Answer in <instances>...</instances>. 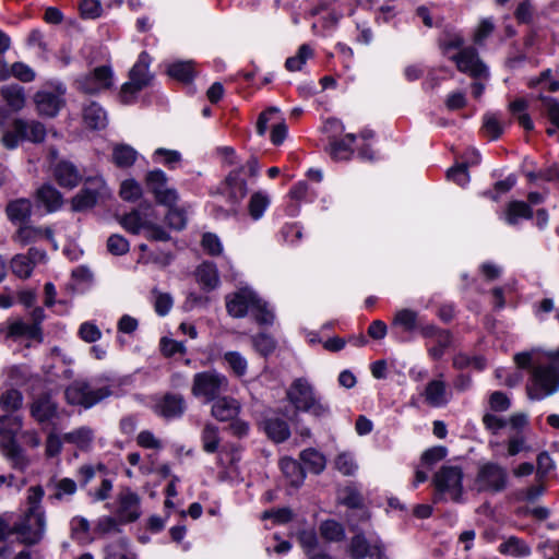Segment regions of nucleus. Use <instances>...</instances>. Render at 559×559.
Segmentation results:
<instances>
[{"instance_id": "obj_47", "label": "nucleus", "mask_w": 559, "mask_h": 559, "mask_svg": "<svg viewBox=\"0 0 559 559\" xmlns=\"http://www.w3.org/2000/svg\"><path fill=\"white\" fill-rule=\"evenodd\" d=\"M270 204L269 197L263 192H255L251 195L249 201V214L253 219H259L263 216L264 211Z\"/></svg>"}, {"instance_id": "obj_28", "label": "nucleus", "mask_w": 559, "mask_h": 559, "mask_svg": "<svg viewBox=\"0 0 559 559\" xmlns=\"http://www.w3.org/2000/svg\"><path fill=\"white\" fill-rule=\"evenodd\" d=\"M349 551L353 559H364L367 556L373 557L374 555L380 557L382 546L379 544L370 546L365 536L358 534L352 538Z\"/></svg>"}, {"instance_id": "obj_63", "label": "nucleus", "mask_w": 559, "mask_h": 559, "mask_svg": "<svg viewBox=\"0 0 559 559\" xmlns=\"http://www.w3.org/2000/svg\"><path fill=\"white\" fill-rule=\"evenodd\" d=\"M321 535L331 542L338 540L343 537V528L335 521H324L320 526Z\"/></svg>"}, {"instance_id": "obj_42", "label": "nucleus", "mask_w": 559, "mask_h": 559, "mask_svg": "<svg viewBox=\"0 0 559 559\" xmlns=\"http://www.w3.org/2000/svg\"><path fill=\"white\" fill-rule=\"evenodd\" d=\"M22 404L23 395L16 389L8 388L0 395V406L7 412H15L22 407Z\"/></svg>"}, {"instance_id": "obj_18", "label": "nucleus", "mask_w": 559, "mask_h": 559, "mask_svg": "<svg viewBox=\"0 0 559 559\" xmlns=\"http://www.w3.org/2000/svg\"><path fill=\"white\" fill-rule=\"evenodd\" d=\"M186 401L180 394H166L156 405L158 415L167 419L181 417L186 411Z\"/></svg>"}, {"instance_id": "obj_19", "label": "nucleus", "mask_w": 559, "mask_h": 559, "mask_svg": "<svg viewBox=\"0 0 559 559\" xmlns=\"http://www.w3.org/2000/svg\"><path fill=\"white\" fill-rule=\"evenodd\" d=\"M7 337L13 340L26 337L27 340L40 343L43 342V331L41 326H37V324L33 323H26L19 319L8 323Z\"/></svg>"}, {"instance_id": "obj_40", "label": "nucleus", "mask_w": 559, "mask_h": 559, "mask_svg": "<svg viewBox=\"0 0 559 559\" xmlns=\"http://www.w3.org/2000/svg\"><path fill=\"white\" fill-rule=\"evenodd\" d=\"M239 175L240 170H234L226 178V183L229 189V197L235 202L243 199L248 192L247 183L239 177Z\"/></svg>"}, {"instance_id": "obj_56", "label": "nucleus", "mask_w": 559, "mask_h": 559, "mask_svg": "<svg viewBox=\"0 0 559 559\" xmlns=\"http://www.w3.org/2000/svg\"><path fill=\"white\" fill-rule=\"evenodd\" d=\"M166 222L170 228L181 230L187 225V215L183 209H180L176 205L168 207V212L166 214Z\"/></svg>"}, {"instance_id": "obj_60", "label": "nucleus", "mask_w": 559, "mask_h": 559, "mask_svg": "<svg viewBox=\"0 0 559 559\" xmlns=\"http://www.w3.org/2000/svg\"><path fill=\"white\" fill-rule=\"evenodd\" d=\"M254 348L263 356L272 354L276 347L275 340L264 333L258 334L252 337Z\"/></svg>"}, {"instance_id": "obj_53", "label": "nucleus", "mask_w": 559, "mask_h": 559, "mask_svg": "<svg viewBox=\"0 0 559 559\" xmlns=\"http://www.w3.org/2000/svg\"><path fill=\"white\" fill-rule=\"evenodd\" d=\"M154 297V309L158 316H166L173 308V297L167 293H162L157 288L152 289Z\"/></svg>"}, {"instance_id": "obj_22", "label": "nucleus", "mask_w": 559, "mask_h": 559, "mask_svg": "<svg viewBox=\"0 0 559 559\" xmlns=\"http://www.w3.org/2000/svg\"><path fill=\"white\" fill-rule=\"evenodd\" d=\"M0 447L4 457L14 469L24 472L31 465V459L17 441L0 444Z\"/></svg>"}, {"instance_id": "obj_34", "label": "nucleus", "mask_w": 559, "mask_h": 559, "mask_svg": "<svg viewBox=\"0 0 559 559\" xmlns=\"http://www.w3.org/2000/svg\"><path fill=\"white\" fill-rule=\"evenodd\" d=\"M0 94L13 111L21 110L25 106L24 88L17 84L2 86Z\"/></svg>"}, {"instance_id": "obj_26", "label": "nucleus", "mask_w": 559, "mask_h": 559, "mask_svg": "<svg viewBox=\"0 0 559 559\" xmlns=\"http://www.w3.org/2000/svg\"><path fill=\"white\" fill-rule=\"evenodd\" d=\"M355 134L347 133L343 139L330 138L329 154L334 160H347L353 154L352 145L355 142Z\"/></svg>"}, {"instance_id": "obj_62", "label": "nucleus", "mask_w": 559, "mask_h": 559, "mask_svg": "<svg viewBox=\"0 0 559 559\" xmlns=\"http://www.w3.org/2000/svg\"><path fill=\"white\" fill-rule=\"evenodd\" d=\"M129 241L121 235L114 234L107 240V249L114 255H122L129 251Z\"/></svg>"}, {"instance_id": "obj_3", "label": "nucleus", "mask_w": 559, "mask_h": 559, "mask_svg": "<svg viewBox=\"0 0 559 559\" xmlns=\"http://www.w3.org/2000/svg\"><path fill=\"white\" fill-rule=\"evenodd\" d=\"M228 378L217 370H205L193 376L191 394L204 403H211L221 395L227 393Z\"/></svg>"}, {"instance_id": "obj_35", "label": "nucleus", "mask_w": 559, "mask_h": 559, "mask_svg": "<svg viewBox=\"0 0 559 559\" xmlns=\"http://www.w3.org/2000/svg\"><path fill=\"white\" fill-rule=\"evenodd\" d=\"M264 429L267 436L274 442H283L290 436V430L286 421L280 418H270L264 423Z\"/></svg>"}, {"instance_id": "obj_6", "label": "nucleus", "mask_w": 559, "mask_h": 559, "mask_svg": "<svg viewBox=\"0 0 559 559\" xmlns=\"http://www.w3.org/2000/svg\"><path fill=\"white\" fill-rule=\"evenodd\" d=\"M559 389V369L554 365L537 366L532 371L527 395L531 400H543Z\"/></svg>"}, {"instance_id": "obj_16", "label": "nucleus", "mask_w": 559, "mask_h": 559, "mask_svg": "<svg viewBox=\"0 0 559 559\" xmlns=\"http://www.w3.org/2000/svg\"><path fill=\"white\" fill-rule=\"evenodd\" d=\"M421 396L427 405L431 407H443L450 401V392L444 380L441 378L430 380L425 386Z\"/></svg>"}, {"instance_id": "obj_14", "label": "nucleus", "mask_w": 559, "mask_h": 559, "mask_svg": "<svg viewBox=\"0 0 559 559\" xmlns=\"http://www.w3.org/2000/svg\"><path fill=\"white\" fill-rule=\"evenodd\" d=\"M257 294L248 288H242L226 297V310L234 318H243L257 299Z\"/></svg>"}, {"instance_id": "obj_33", "label": "nucleus", "mask_w": 559, "mask_h": 559, "mask_svg": "<svg viewBox=\"0 0 559 559\" xmlns=\"http://www.w3.org/2000/svg\"><path fill=\"white\" fill-rule=\"evenodd\" d=\"M197 281L203 289L212 290L219 285V276L213 263H202L195 271Z\"/></svg>"}, {"instance_id": "obj_9", "label": "nucleus", "mask_w": 559, "mask_h": 559, "mask_svg": "<svg viewBox=\"0 0 559 559\" xmlns=\"http://www.w3.org/2000/svg\"><path fill=\"white\" fill-rule=\"evenodd\" d=\"M150 62L148 53L145 51L141 52L138 61L130 70L129 81L121 86L120 98L122 103H131L134 95L150 83L152 79L148 72Z\"/></svg>"}, {"instance_id": "obj_45", "label": "nucleus", "mask_w": 559, "mask_h": 559, "mask_svg": "<svg viewBox=\"0 0 559 559\" xmlns=\"http://www.w3.org/2000/svg\"><path fill=\"white\" fill-rule=\"evenodd\" d=\"M223 359L235 376L243 377L247 373L248 361L239 352H226Z\"/></svg>"}, {"instance_id": "obj_15", "label": "nucleus", "mask_w": 559, "mask_h": 559, "mask_svg": "<svg viewBox=\"0 0 559 559\" xmlns=\"http://www.w3.org/2000/svg\"><path fill=\"white\" fill-rule=\"evenodd\" d=\"M117 514L121 523L136 521L141 515L139 495L129 488L121 490L118 496Z\"/></svg>"}, {"instance_id": "obj_49", "label": "nucleus", "mask_w": 559, "mask_h": 559, "mask_svg": "<svg viewBox=\"0 0 559 559\" xmlns=\"http://www.w3.org/2000/svg\"><path fill=\"white\" fill-rule=\"evenodd\" d=\"M146 186L148 190L155 195L160 193L165 188L168 187V178L166 174L160 169H154L146 174L145 177Z\"/></svg>"}, {"instance_id": "obj_54", "label": "nucleus", "mask_w": 559, "mask_h": 559, "mask_svg": "<svg viewBox=\"0 0 559 559\" xmlns=\"http://www.w3.org/2000/svg\"><path fill=\"white\" fill-rule=\"evenodd\" d=\"M495 23L492 19L486 17L483 19L473 34V41L477 46H483L485 40L493 33Z\"/></svg>"}, {"instance_id": "obj_20", "label": "nucleus", "mask_w": 559, "mask_h": 559, "mask_svg": "<svg viewBox=\"0 0 559 559\" xmlns=\"http://www.w3.org/2000/svg\"><path fill=\"white\" fill-rule=\"evenodd\" d=\"M240 411V404L237 400L230 396L221 395L213 401L212 416L221 421L233 420L237 417Z\"/></svg>"}, {"instance_id": "obj_12", "label": "nucleus", "mask_w": 559, "mask_h": 559, "mask_svg": "<svg viewBox=\"0 0 559 559\" xmlns=\"http://www.w3.org/2000/svg\"><path fill=\"white\" fill-rule=\"evenodd\" d=\"M106 192V183L100 178H94L72 199V210L76 212L93 207L98 198Z\"/></svg>"}, {"instance_id": "obj_27", "label": "nucleus", "mask_w": 559, "mask_h": 559, "mask_svg": "<svg viewBox=\"0 0 559 559\" xmlns=\"http://www.w3.org/2000/svg\"><path fill=\"white\" fill-rule=\"evenodd\" d=\"M36 200L49 213L58 211L63 203L61 193L49 183L43 185L37 189Z\"/></svg>"}, {"instance_id": "obj_4", "label": "nucleus", "mask_w": 559, "mask_h": 559, "mask_svg": "<svg viewBox=\"0 0 559 559\" xmlns=\"http://www.w3.org/2000/svg\"><path fill=\"white\" fill-rule=\"evenodd\" d=\"M64 395L69 404L91 408L110 396L111 390L108 385H93L86 380L78 379L66 389Z\"/></svg>"}, {"instance_id": "obj_31", "label": "nucleus", "mask_w": 559, "mask_h": 559, "mask_svg": "<svg viewBox=\"0 0 559 559\" xmlns=\"http://www.w3.org/2000/svg\"><path fill=\"white\" fill-rule=\"evenodd\" d=\"M83 120L91 129H104L107 126V114L97 103L92 102L83 109Z\"/></svg>"}, {"instance_id": "obj_55", "label": "nucleus", "mask_w": 559, "mask_h": 559, "mask_svg": "<svg viewBox=\"0 0 559 559\" xmlns=\"http://www.w3.org/2000/svg\"><path fill=\"white\" fill-rule=\"evenodd\" d=\"M11 267L16 276L27 278L32 274L34 265L31 258L17 254L12 259Z\"/></svg>"}, {"instance_id": "obj_57", "label": "nucleus", "mask_w": 559, "mask_h": 559, "mask_svg": "<svg viewBox=\"0 0 559 559\" xmlns=\"http://www.w3.org/2000/svg\"><path fill=\"white\" fill-rule=\"evenodd\" d=\"M142 195V187L134 179H127L120 186V197L124 201L133 202Z\"/></svg>"}, {"instance_id": "obj_38", "label": "nucleus", "mask_w": 559, "mask_h": 559, "mask_svg": "<svg viewBox=\"0 0 559 559\" xmlns=\"http://www.w3.org/2000/svg\"><path fill=\"white\" fill-rule=\"evenodd\" d=\"M167 73L173 79L188 83L195 75L194 63L192 61H177L168 66Z\"/></svg>"}, {"instance_id": "obj_24", "label": "nucleus", "mask_w": 559, "mask_h": 559, "mask_svg": "<svg viewBox=\"0 0 559 559\" xmlns=\"http://www.w3.org/2000/svg\"><path fill=\"white\" fill-rule=\"evenodd\" d=\"M23 426V418L19 415H3L0 417V444L15 442L17 433Z\"/></svg>"}, {"instance_id": "obj_7", "label": "nucleus", "mask_w": 559, "mask_h": 559, "mask_svg": "<svg viewBox=\"0 0 559 559\" xmlns=\"http://www.w3.org/2000/svg\"><path fill=\"white\" fill-rule=\"evenodd\" d=\"M46 512L24 511L13 525V532L26 545L38 544L46 532Z\"/></svg>"}, {"instance_id": "obj_39", "label": "nucleus", "mask_w": 559, "mask_h": 559, "mask_svg": "<svg viewBox=\"0 0 559 559\" xmlns=\"http://www.w3.org/2000/svg\"><path fill=\"white\" fill-rule=\"evenodd\" d=\"M304 465L314 474H320L325 468V457L314 449H306L300 453Z\"/></svg>"}, {"instance_id": "obj_32", "label": "nucleus", "mask_w": 559, "mask_h": 559, "mask_svg": "<svg viewBox=\"0 0 559 559\" xmlns=\"http://www.w3.org/2000/svg\"><path fill=\"white\" fill-rule=\"evenodd\" d=\"M5 212L11 222L24 223L31 216L32 203L28 199H16L8 203Z\"/></svg>"}, {"instance_id": "obj_5", "label": "nucleus", "mask_w": 559, "mask_h": 559, "mask_svg": "<svg viewBox=\"0 0 559 559\" xmlns=\"http://www.w3.org/2000/svg\"><path fill=\"white\" fill-rule=\"evenodd\" d=\"M46 129L36 120L15 119L12 129L3 132L1 142L8 150H14L21 141L40 143L45 140Z\"/></svg>"}, {"instance_id": "obj_10", "label": "nucleus", "mask_w": 559, "mask_h": 559, "mask_svg": "<svg viewBox=\"0 0 559 559\" xmlns=\"http://www.w3.org/2000/svg\"><path fill=\"white\" fill-rule=\"evenodd\" d=\"M455 62L459 71L475 79L488 76L487 67L480 61L477 50L474 47L462 48L457 53L450 57Z\"/></svg>"}, {"instance_id": "obj_36", "label": "nucleus", "mask_w": 559, "mask_h": 559, "mask_svg": "<svg viewBox=\"0 0 559 559\" xmlns=\"http://www.w3.org/2000/svg\"><path fill=\"white\" fill-rule=\"evenodd\" d=\"M281 469L292 486L298 487L305 479V473L299 463L293 459L284 457L280 462Z\"/></svg>"}, {"instance_id": "obj_41", "label": "nucleus", "mask_w": 559, "mask_h": 559, "mask_svg": "<svg viewBox=\"0 0 559 559\" xmlns=\"http://www.w3.org/2000/svg\"><path fill=\"white\" fill-rule=\"evenodd\" d=\"M532 216L531 207L522 201H512L508 204L506 211V221L510 225L518 224L520 218H530Z\"/></svg>"}, {"instance_id": "obj_52", "label": "nucleus", "mask_w": 559, "mask_h": 559, "mask_svg": "<svg viewBox=\"0 0 559 559\" xmlns=\"http://www.w3.org/2000/svg\"><path fill=\"white\" fill-rule=\"evenodd\" d=\"M250 312L259 324L270 325L274 321L273 312L267 309L266 304L259 297H257Z\"/></svg>"}, {"instance_id": "obj_37", "label": "nucleus", "mask_w": 559, "mask_h": 559, "mask_svg": "<svg viewBox=\"0 0 559 559\" xmlns=\"http://www.w3.org/2000/svg\"><path fill=\"white\" fill-rule=\"evenodd\" d=\"M136 156L138 152L128 144H117L112 148V160L120 168L131 167Z\"/></svg>"}, {"instance_id": "obj_43", "label": "nucleus", "mask_w": 559, "mask_h": 559, "mask_svg": "<svg viewBox=\"0 0 559 559\" xmlns=\"http://www.w3.org/2000/svg\"><path fill=\"white\" fill-rule=\"evenodd\" d=\"M148 221L146 216L141 215L140 211H132L120 219V224L129 233L140 234L145 229V225Z\"/></svg>"}, {"instance_id": "obj_64", "label": "nucleus", "mask_w": 559, "mask_h": 559, "mask_svg": "<svg viewBox=\"0 0 559 559\" xmlns=\"http://www.w3.org/2000/svg\"><path fill=\"white\" fill-rule=\"evenodd\" d=\"M63 436L60 437L55 432H50L47 436L45 443V454L47 457H55L61 453L62 444H63Z\"/></svg>"}, {"instance_id": "obj_46", "label": "nucleus", "mask_w": 559, "mask_h": 559, "mask_svg": "<svg viewBox=\"0 0 559 559\" xmlns=\"http://www.w3.org/2000/svg\"><path fill=\"white\" fill-rule=\"evenodd\" d=\"M202 445L207 453H214L219 447L218 428L213 424H206L202 430Z\"/></svg>"}, {"instance_id": "obj_25", "label": "nucleus", "mask_w": 559, "mask_h": 559, "mask_svg": "<svg viewBox=\"0 0 559 559\" xmlns=\"http://www.w3.org/2000/svg\"><path fill=\"white\" fill-rule=\"evenodd\" d=\"M46 238L52 240V230L49 227H35L32 225H22L14 235V241L26 246L37 240Z\"/></svg>"}, {"instance_id": "obj_1", "label": "nucleus", "mask_w": 559, "mask_h": 559, "mask_svg": "<svg viewBox=\"0 0 559 559\" xmlns=\"http://www.w3.org/2000/svg\"><path fill=\"white\" fill-rule=\"evenodd\" d=\"M286 397L296 411L322 418L330 414V407L317 395L313 385L306 378L295 379L286 391Z\"/></svg>"}, {"instance_id": "obj_58", "label": "nucleus", "mask_w": 559, "mask_h": 559, "mask_svg": "<svg viewBox=\"0 0 559 559\" xmlns=\"http://www.w3.org/2000/svg\"><path fill=\"white\" fill-rule=\"evenodd\" d=\"M136 444L143 449L159 451L164 448L163 441L150 430H142L136 436Z\"/></svg>"}, {"instance_id": "obj_17", "label": "nucleus", "mask_w": 559, "mask_h": 559, "mask_svg": "<svg viewBox=\"0 0 559 559\" xmlns=\"http://www.w3.org/2000/svg\"><path fill=\"white\" fill-rule=\"evenodd\" d=\"M29 412L38 424H44L57 416L58 405L49 395H40L32 402Z\"/></svg>"}, {"instance_id": "obj_51", "label": "nucleus", "mask_w": 559, "mask_h": 559, "mask_svg": "<svg viewBox=\"0 0 559 559\" xmlns=\"http://www.w3.org/2000/svg\"><path fill=\"white\" fill-rule=\"evenodd\" d=\"M127 540L121 538L106 547L105 559H136V556L127 550Z\"/></svg>"}, {"instance_id": "obj_23", "label": "nucleus", "mask_w": 559, "mask_h": 559, "mask_svg": "<svg viewBox=\"0 0 559 559\" xmlns=\"http://www.w3.org/2000/svg\"><path fill=\"white\" fill-rule=\"evenodd\" d=\"M51 493L48 496L50 501H61L68 496H73L76 492V483L68 477L58 478L56 476L49 478L46 484Z\"/></svg>"}, {"instance_id": "obj_29", "label": "nucleus", "mask_w": 559, "mask_h": 559, "mask_svg": "<svg viewBox=\"0 0 559 559\" xmlns=\"http://www.w3.org/2000/svg\"><path fill=\"white\" fill-rule=\"evenodd\" d=\"M94 430L91 427L82 426L72 431L63 433V440L67 443L75 445L82 451H86L93 443Z\"/></svg>"}, {"instance_id": "obj_48", "label": "nucleus", "mask_w": 559, "mask_h": 559, "mask_svg": "<svg viewBox=\"0 0 559 559\" xmlns=\"http://www.w3.org/2000/svg\"><path fill=\"white\" fill-rule=\"evenodd\" d=\"M312 56V49L308 45H301L297 53L286 60L285 67L288 71H299Z\"/></svg>"}, {"instance_id": "obj_61", "label": "nucleus", "mask_w": 559, "mask_h": 559, "mask_svg": "<svg viewBox=\"0 0 559 559\" xmlns=\"http://www.w3.org/2000/svg\"><path fill=\"white\" fill-rule=\"evenodd\" d=\"M335 468L343 475H353L357 469V464L350 453H340L335 459Z\"/></svg>"}, {"instance_id": "obj_59", "label": "nucleus", "mask_w": 559, "mask_h": 559, "mask_svg": "<svg viewBox=\"0 0 559 559\" xmlns=\"http://www.w3.org/2000/svg\"><path fill=\"white\" fill-rule=\"evenodd\" d=\"M153 158L157 163H163L169 168H175L181 160V155L178 151L157 148L154 152Z\"/></svg>"}, {"instance_id": "obj_13", "label": "nucleus", "mask_w": 559, "mask_h": 559, "mask_svg": "<svg viewBox=\"0 0 559 559\" xmlns=\"http://www.w3.org/2000/svg\"><path fill=\"white\" fill-rule=\"evenodd\" d=\"M64 86L59 84L53 91L43 90L35 94V103L40 115L53 117L64 104Z\"/></svg>"}, {"instance_id": "obj_21", "label": "nucleus", "mask_w": 559, "mask_h": 559, "mask_svg": "<svg viewBox=\"0 0 559 559\" xmlns=\"http://www.w3.org/2000/svg\"><path fill=\"white\" fill-rule=\"evenodd\" d=\"M53 177L59 186L73 189L81 181V174L70 162H59L53 168Z\"/></svg>"}, {"instance_id": "obj_8", "label": "nucleus", "mask_w": 559, "mask_h": 559, "mask_svg": "<svg viewBox=\"0 0 559 559\" xmlns=\"http://www.w3.org/2000/svg\"><path fill=\"white\" fill-rule=\"evenodd\" d=\"M463 471L459 466H442L433 477V485L437 489L435 501L448 495L451 500L460 502L463 493Z\"/></svg>"}, {"instance_id": "obj_44", "label": "nucleus", "mask_w": 559, "mask_h": 559, "mask_svg": "<svg viewBox=\"0 0 559 559\" xmlns=\"http://www.w3.org/2000/svg\"><path fill=\"white\" fill-rule=\"evenodd\" d=\"M418 314L411 309H402L395 313L393 324L405 332H413L418 328Z\"/></svg>"}, {"instance_id": "obj_30", "label": "nucleus", "mask_w": 559, "mask_h": 559, "mask_svg": "<svg viewBox=\"0 0 559 559\" xmlns=\"http://www.w3.org/2000/svg\"><path fill=\"white\" fill-rule=\"evenodd\" d=\"M498 551L506 556L523 558L531 555V547L516 536H509L499 545Z\"/></svg>"}, {"instance_id": "obj_2", "label": "nucleus", "mask_w": 559, "mask_h": 559, "mask_svg": "<svg viewBox=\"0 0 559 559\" xmlns=\"http://www.w3.org/2000/svg\"><path fill=\"white\" fill-rule=\"evenodd\" d=\"M509 486L508 469L496 463L485 462L478 465L473 479L472 490L478 493L496 495L504 491Z\"/></svg>"}, {"instance_id": "obj_50", "label": "nucleus", "mask_w": 559, "mask_h": 559, "mask_svg": "<svg viewBox=\"0 0 559 559\" xmlns=\"http://www.w3.org/2000/svg\"><path fill=\"white\" fill-rule=\"evenodd\" d=\"M44 495H45V491L41 486H39V485L31 486L27 489L25 511L45 512V510L41 506V500L44 498Z\"/></svg>"}, {"instance_id": "obj_11", "label": "nucleus", "mask_w": 559, "mask_h": 559, "mask_svg": "<svg viewBox=\"0 0 559 559\" xmlns=\"http://www.w3.org/2000/svg\"><path fill=\"white\" fill-rule=\"evenodd\" d=\"M78 87L86 94H97L114 84V74L109 67L100 66L76 81Z\"/></svg>"}]
</instances>
